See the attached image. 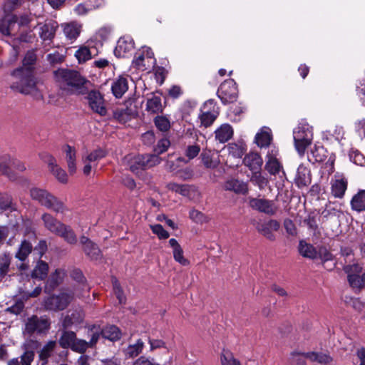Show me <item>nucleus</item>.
Here are the masks:
<instances>
[{
    "label": "nucleus",
    "mask_w": 365,
    "mask_h": 365,
    "mask_svg": "<svg viewBox=\"0 0 365 365\" xmlns=\"http://www.w3.org/2000/svg\"><path fill=\"white\" fill-rule=\"evenodd\" d=\"M65 275L66 272L63 269H56V271L51 274L48 279L47 280L46 289L48 290L49 292L53 290L63 282Z\"/></svg>",
    "instance_id": "32"
},
{
    "label": "nucleus",
    "mask_w": 365,
    "mask_h": 365,
    "mask_svg": "<svg viewBox=\"0 0 365 365\" xmlns=\"http://www.w3.org/2000/svg\"><path fill=\"white\" fill-rule=\"evenodd\" d=\"M102 47V43H99L98 46L93 45V41H88L87 46H81L75 52V57L79 63H83L90 60L93 56L98 53V48Z\"/></svg>",
    "instance_id": "15"
},
{
    "label": "nucleus",
    "mask_w": 365,
    "mask_h": 365,
    "mask_svg": "<svg viewBox=\"0 0 365 365\" xmlns=\"http://www.w3.org/2000/svg\"><path fill=\"white\" fill-rule=\"evenodd\" d=\"M302 355L304 358L308 359L312 362H318L321 364H330L332 361V358L327 354L322 352H306V353H292V356H299Z\"/></svg>",
    "instance_id": "27"
},
{
    "label": "nucleus",
    "mask_w": 365,
    "mask_h": 365,
    "mask_svg": "<svg viewBox=\"0 0 365 365\" xmlns=\"http://www.w3.org/2000/svg\"><path fill=\"white\" fill-rule=\"evenodd\" d=\"M200 151V147L199 145H190L185 149V155L189 160H192L198 155Z\"/></svg>",
    "instance_id": "61"
},
{
    "label": "nucleus",
    "mask_w": 365,
    "mask_h": 365,
    "mask_svg": "<svg viewBox=\"0 0 365 365\" xmlns=\"http://www.w3.org/2000/svg\"><path fill=\"white\" fill-rule=\"evenodd\" d=\"M220 359L222 365H240L230 353L222 354Z\"/></svg>",
    "instance_id": "64"
},
{
    "label": "nucleus",
    "mask_w": 365,
    "mask_h": 365,
    "mask_svg": "<svg viewBox=\"0 0 365 365\" xmlns=\"http://www.w3.org/2000/svg\"><path fill=\"white\" fill-rule=\"evenodd\" d=\"M268 182V180L262 174L261 171L252 172V184L258 186L259 190H263Z\"/></svg>",
    "instance_id": "51"
},
{
    "label": "nucleus",
    "mask_w": 365,
    "mask_h": 365,
    "mask_svg": "<svg viewBox=\"0 0 365 365\" xmlns=\"http://www.w3.org/2000/svg\"><path fill=\"white\" fill-rule=\"evenodd\" d=\"M89 335L91 336V339L88 341V344L90 348H92L96 344L100 336H102L101 330L98 327L93 325L89 328Z\"/></svg>",
    "instance_id": "53"
},
{
    "label": "nucleus",
    "mask_w": 365,
    "mask_h": 365,
    "mask_svg": "<svg viewBox=\"0 0 365 365\" xmlns=\"http://www.w3.org/2000/svg\"><path fill=\"white\" fill-rule=\"evenodd\" d=\"M153 232L158 235L159 239H167L169 237V233L160 224L150 225Z\"/></svg>",
    "instance_id": "62"
},
{
    "label": "nucleus",
    "mask_w": 365,
    "mask_h": 365,
    "mask_svg": "<svg viewBox=\"0 0 365 365\" xmlns=\"http://www.w3.org/2000/svg\"><path fill=\"white\" fill-rule=\"evenodd\" d=\"M144 346V343L141 339H138L135 344L129 345L125 351V355L128 357H135L141 352Z\"/></svg>",
    "instance_id": "48"
},
{
    "label": "nucleus",
    "mask_w": 365,
    "mask_h": 365,
    "mask_svg": "<svg viewBox=\"0 0 365 365\" xmlns=\"http://www.w3.org/2000/svg\"><path fill=\"white\" fill-rule=\"evenodd\" d=\"M252 208L269 216L274 215L278 211L274 201L265 198H252Z\"/></svg>",
    "instance_id": "16"
},
{
    "label": "nucleus",
    "mask_w": 365,
    "mask_h": 365,
    "mask_svg": "<svg viewBox=\"0 0 365 365\" xmlns=\"http://www.w3.org/2000/svg\"><path fill=\"white\" fill-rule=\"evenodd\" d=\"M51 327V321L46 317H38L33 315L28 318L24 329V334L31 336L34 334H46Z\"/></svg>",
    "instance_id": "6"
},
{
    "label": "nucleus",
    "mask_w": 365,
    "mask_h": 365,
    "mask_svg": "<svg viewBox=\"0 0 365 365\" xmlns=\"http://www.w3.org/2000/svg\"><path fill=\"white\" fill-rule=\"evenodd\" d=\"M155 125L158 130L163 132L168 131L170 128V120L165 116H157L155 120Z\"/></svg>",
    "instance_id": "56"
},
{
    "label": "nucleus",
    "mask_w": 365,
    "mask_h": 365,
    "mask_svg": "<svg viewBox=\"0 0 365 365\" xmlns=\"http://www.w3.org/2000/svg\"><path fill=\"white\" fill-rule=\"evenodd\" d=\"M61 28L66 40L73 43L81 34L82 25L76 21H71L61 24Z\"/></svg>",
    "instance_id": "20"
},
{
    "label": "nucleus",
    "mask_w": 365,
    "mask_h": 365,
    "mask_svg": "<svg viewBox=\"0 0 365 365\" xmlns=\"http://www.w3.org/2000/svg\"><path fill=\"white\" fill-rule=\"evenodd\" d=\"M33 247L30 242L24 240L21 242L15 257L21 262H24L31 254Z\"/></svg>",
    "instance_id": "39"
},
{
    "label": "nucleus",
    "mask_w": 365,
    "mask_h": 365,
    "mask_svg": "<svg viewBox=\"0 0 365 365\" xmlns=\"http://www.w3.org/2000/svg\"><path fill=\"white\" fill-rule=\"evenodd\" d=\"M44 227L51 232L57 235L63 227V223L58 221L53 216L48 213H44L41 216Z\"/></svg>",
    "instance_id": "28"
},
{
    "label": "nucleus",
    "mask_w": 365,
    "mask_h": 365,
    "mask_svg": "<svg viewBox=\"0 0 365 365\" xmlns=\"http://www.w3.org/2000/svg\"><path fill=\"white\" fill-rule=\"evenodd\" d=\"M295 148L300 156H304L307 148L313 140L312 127L307 123H301L293 132Z\"/></svg>",
    "instance_id": "5"
},
{
    "label": "nucleus",
    "mask_w": 365,
    "mask_h": 365,
    "mask_svg": "<svg viewBox=\"0 0 365 365\" xmlns=\"http://www.w3.org/2000/svg\"><path fill=\"white\" fill-rule=\"evenodd\" d=\"M217 93L224 104L235 102L238 97L236 83L232 79L225 81L220 86Z\"/></svg>",
    "instance_id": "10"
},
{
    "label": "nucleus",
    "mask_w": 365,
    "mask_h": 365,
    "mask_svg": "<svg viewBox=\"0 0 365 365\" xmlns=\"http://www.w3.org/2000/svg\"><path fill=\"white\" fill-rule=\"evenodd\" d=\"M132 63L138 70L150 71L155 66L156 59L150 48L143 46L135 53Z\"/></svg>",
    "instance_id": "8"
},
{
    "label": "nucleus",
    "mask_w": 365,
    "mask_h": 365,
    "mask_svg": "<svg viewBox=\"0 0 365 365\" xmlns=\"http://www.w3.org/2000/svg\"><path fill=\"white\" fill-rule=\"evenodd\" d=\"M227 150L230 155L235 158H242L247 150V145L242 139L227 145Z\"/></svg>",
    "instance_id": "29"
},
{
    "label": "nucleus",
    "mask_w": 365,
    "mask_h": 365,
    "mask_svg": "<svg viewBox=\"0 0 365 365\" xmlns=\"http://www.w3.org/2000/svg\"><path fill=\"white\" fill-rule=\"evenodd\" d=\"M214 135L216 141L225 143L232 138L234 129L229 123H223L216 128Z\"/></svg>",
    "instance_id": "25"
},
{
    "label": "nucleus",
    "mask_w": 365,
    "mask_h": 365,
    "mask_svg": "<svg viewBox=\"0 0 365 365\" xmlns=\"http://www.w3.org/2000/svg\"><path fill=\"white\" fill-rule=\"evenodd\" d=\"M48 265L43 261L38 262L31 273L32 278L43 279L47 277Z\"/></svg>",
    "instance_id": "43"
},
{
    "label": "nucleus",
    "mask_w": 365,
    "mask_h": 365,
    "mask_svg": "<svg viewBox=\"0 0 365 365\" xmlns=\"http://www.w3.org/2000/svg\"><path fill=\"white\" fill-rule=\"evenodd\" d=\"M350 160L355 164L363 165L365 163L364 156L358 150L351 151L349 153Z\"/></svg>",
    "instance_id": "63"
},
{
    "label": "nucleus",
    "mask_w": 365,
    "mask_h": 365,
    "mask_svg": "<svg viewBox=\"0 0 365 365\" xmlns=\"http://www.w3.org/2000/svg\"><path fill=\"white\" fill-rule=\"evenodd\" d=\"M280 228L279 222L276 220L271 219L267 222L261 224L258 227V231L267 240L270 241H274L276 240L274 232H277Z\"/></svg>",
    "instance_id": "23"
},
{
    "label": "nucleus",
    "mask_w": 365,
    "mask_h": 365,
    "mask_svg": "<svg viewBox=\"0 0 365 365\" xmlns=\"http://www.w3.org/2000/svg\"><path fill=\"white\" fill-rule=\"evenodd\" d=\"M268 160L265 164L266 170L271 174L276 175L282 170V165L279 160L272 156L268 155Z\"/></svg>",
    "instance_id": "45"
},
{
    "label": "nucleus",
    "mask_w": 365,
    "mask_h": 365,
    "mask_svg": "<svg viewBox=\"0 0 365 365\" xmlns=\"http://www.w3.org/2000/svg\"><path fill=\"white\" fill-rule=\"evenodd\" d=\"M101 334L104 339L115 341L120 339L121 332L116 326L110 325L101 329Z\"/></svg>",
    "instance_id": "40"
},
{
    "label": "nucleus",
    "mask_w": 365,
    "mask_h": 365,
    "mask_svg": "<svg viewBox=\"0 0 365 365\" xmlns=\"http://www.w3.org/2000/svg\"><path fill=\"white\" fill-rule=\"evenodd\" d=\"M317 217V215L315 212H311L303 220V223L305 225H307L311 231L314 232H315L318 230Z\"/></svg>",
    "instance_id": "52"
},
{
    "label": "nucleus",
    "mask_w": 365,
    "mask_h": 365,
    "mask_svg": "<svg viewBox=\"0 0 365 365\" xmlns=\"http://www.w3.org/2000/svg\"><path fill=\"white\" fill-rule=\"evenodd\" d=\"M96 4H91L92 1L89 0V6H86L84 4H78L73 9L75 14L76 15L81 16V15H85L87 14V12L91 9H97L100 6H101L104 1L103 0H96Z\"/></svg>",
    "instance_id": "46"
},
{
    "label": "nucleus",
    "mask_w": 365,
    "mask_h": 365,
    "mask_svg": "<svg viewBox=\"0 0 365 365\" xmlns=\"http://www.w3.org/2000/svg\"><path fill=\"white\" fill-rule=\"evenodd\" d=\"M39 37L43 41H52L55 37L58 24L56 21L50 20L44 24H39Z\"/></svg>",
    "instance_id": "22"
},
{
    "label": "nucleus",
    "mask_w": 365,
    "mask_h": 365,
    "mask_svg": "<svg viewBox=\"0 0 365 365\" xmlns=\"http://www.w3.org/2000/svg\"><path fill=\"white\" fill-rule=\"evenodd\" d=\"M220 114L219 108L214 100L210 99L202 106L198 115L200 127L208 128L211 126Z\"/></svg>",
    "instance_id": "9"
},
{
    "label": "nucleus",
    "mask_w": 365,
    "mask_h": 365,
    "mask_svg": "<svg viewBox=\"0 0 365 365\" xmlns=\"http://www.w3.org/2000/svg\"><path fill=\"white\" fill-rule=\"evenodd\" d=\"M43 160L46 163H47L50 172L60 182H67L68 175L66 171L58 165L56 160L52 155L46 154Z\"/></svg>",
    "instance_id": "18"
},
{
    "label": "nucleus",
    "mask_w": 365,
    "mask_h": 365,
    "mask_svg": "<svg viewBox=\"0 0 365 365\" xmlns=\"http://www.w3.org/2000/svg\"><path fill=\"white\" fill-rule=\"evenodd\" d=\"M80 244L83 246V250L86 256L92 260L100 259L102 257L101 251L98 245L88 237L83 235L80 237Z\"/></svg>",
    "instance_id": "19"
},
{
    "label": "nucleus",
    "mask_w": 365,
    "mask_h": 365,
    "mask_svg": "<svg viewBox=\"0 0 365 365\" xmlns=\"http://www.w3.org/2000/svg\"><path fill=\"white\" fill-rule=\"evenodd\" d=\"M202 163L206 168L214 169L217 168L220 161L213 157L211 150H203L201 153Z\"/></svg>",
    "instance_id": "42"
},
{
    "label": "nucleus",
    "mask_w": 365,
    "mask_h": 365,
    "mask_svg": "<svg viewBox=\"0 0 365 365\" xmlns=\"http://www.w3.org/2000/svg\"><path fill=\"white\" fill-rule=\"evenodd\" d=\"M272 136L268 127H263L255 138V143L260 148H267L270 145Z\"/></svg>",
    "instance_id": "30"
},
{
    "label": "nucleus",
    "mask_w": 365,
    "mask_h": 365,
    "mask_svg": "<svg viewBox=\"0 0 365 365\" xmlns=\"http://www.w3.org/2000/svg\"><path fill=\"white\" fill-rule=\"evenodd\" d=\"M170 140L167 138H163L160 140L155 146L154 151L159 157V155L165 152L168 148L170 147Z\"/></svg>",
    "instance_id": "60"
},
{
    "label": "nucleus",
    "mask_w": 365,
    "mask_h": 365,
    "mask_svg": "<svg viewBox=\"0 0 365 365\" xmlns=\"http://www.w3.org/2000/svg\"><path fill=\"white\" fill-rule=\"evenodd\" d=\"M12 256L8 252L0 253V281L10 272Z\"/></svg>",
    "instance_id": "35"
},
{
    "label": "nucleus",
    "mask_w": 365,
    "mask_h": 365,
    "mask_svg": "<svg viewBox=\"0 0 365 365\" xmlns=\"http://www.w3.org/2000/svg\"><path fill=\"white\" fill-rule=\"evenodd\" d=\"M14 210H16L15 205L13 204L11 196L6 193H0V211Z\"/></svg>",
    "instance_id": "49"
},
{
    "label": "nucleus",
    "mask_w": 365,
    "mask_h": 365,
    "mask_svg": "<svg viewBox=\"0 0 365 365\" xmlns=\"http://www.w3.org/2000/svg\"><path fill=\"white\" fill-rule=\"evenodd\" d=\"M317 258L322 262L333 260L334 256L325 247H320L317 250Z\"/></svg>",
    "instance_id": "59"
},
{
    "label": "nucleus",
    "mask_w": 365,
    "mask_h": 365,
    "mask_svg": "<svg viewBox=\"0 0 365 365\" xmlns=\"http://www.w3.org/2000/svg\"><path fill=\"white\" fill-rule=\"evenodd\" d=\"M112 284L114 294H115L117 299L120 304L125 303V297L124 295L123 291L120 285L118 280L115 277L112 278Z\"/></svg>",
    "instance_id": "55"
},
{
    "label": "nucleus",
    "mask_w": 365,
    "mask_h": 365,
    "mask_svg": "<svg viewBox=\"0 0 365 365\" xmlns=\"http://www.w3.org/2000/svg\"><path fill=\"white\" fill-rule=\"evenodd\" d=\"M343 270L347 274V280L350 287L353 289H357L360 286L359 274L362 272L363 267L357 262L353 261L352 263L346 264L343 267Z\"/></svg>",
    "instance_id": "14"
},
{
    "label": "nucleus",
    "mask_w": 365,
    "mask_h": 365,
    "mask_svg": "<svg viewBox=\"0 0 365 365\" xmlns=\"http://www.w3.org/2000/svg\"><path fill=\"white\" fill-rule=\"evenodd\" d=\"M168 188L171 191L188 197L192 201H198L201 197L200 192L197 187L194 185H180L175 182H170L168 185Z\"/></svg>",
    "instance_id": "12"
},
{
    "label": "nucleus",
    "mask_w": 365,
    "mask_h": 365,
    "mask_svg": "<svg viewBox=\"0 0 365 365\" xmlns=\"http://www.w3.org/2000/svg\"><path fill=\"white\" fill-rule=\"evenodd\" d=\"M76 335L73 331H64L58 342L63 348H72Z\"/></svg>",
    "instance_id": "47"
},
{
    "label": "nucleus",
    "mask_w": 365,
    "mask_h": 365,
    "mask_svg": "<svg viewBox=\"0 0 365 365\" xmlns=\"http://www.w3.org/2000/svg\"><path fill=\"white\" fill-rule=\"evenodd\" d=\"M222 188L237 195H246L249 192L248 183L235 178L227 179L222 185Z\"/></svg>",
    "instance_id": "17"
},
{
    "label": "nucleus",
    "mask_w": 365,
    "mask_h": 365,
    "mask_svg": "<svg viewBox=\"0 0 365 365\" xmlns=\"http://www.w3.org/2000/svg\"><path fill=\"white\" fill-rule=\"evenodd\" d=\"M74 295L80 297L81 294L77 288L61 291L58 294L48 297L44 301L46 309L51 311L63 310L73 299Z\"/></svg>",
    "instance_id": "4"
},
{
    "label": "nucleus",
    "mask_w": 365,
    "mask_h": 365,
    "mask_svg": "<svg viewBox=\"0 0 365 365\" xmlns=\"http://www.w3.org/2000/svg\"><path fill=\"white\" fill-rule=\"evenodd\" d=\"M299 254L305 258L314 259L317 258V250L310 243H307L304 240H300L298 246Z\"/></svg>",
    "instance_id": "33"
},
{
    "label": "nucleus",
    "mask_w": 365,
    "mask_h": 365,
    "mask_svg": "<svg viewBox=\"0 0 365 365\" xmlns=\"http://www.w3.org/2000/svg\"><path fill=\"white\" fill-rule=\"evenodd\" d=\"M312 181L310 170L300 165L297 170V175L294 178V182L299 188L308 187Z\"/></svg>",
    "instance_id": "26"
},
{
    "label": "nucleus",
    "mask_w": 365,
    "mask_h": 365,
    "mask_svg": "<svg viewBox=\"0 0 365 365\" xmlns=\"http://www.w3.org/2000/svg\"><path fill=\"white\" fill-rule=\"evenodd\" d=\"M147 110L151 113H155L162 110V103L160 98L153 96L148 99L146 103Z\"/></svg>",
    "instance_id": "50"
},
{
    "label": "nucleus",
    "mask_w": 365,
    "mask_h": 365,
    "mask_svg": "<svg viewBox=\"0 0 365 365\" xmlns=\"http://www.w3.org/2000/svg\"><path fill=\"white\" fill-rule=\"evenodd\" d=\"M134 48V41L130 36L120 38L114 50L115 55L118 57H125Z\"/></svg>",
    "instance_id": "24"
},
{
    "label": "nucleus",
    "mask_w": 365,
    "mask_h": 365,
    "mask_svg": "<svg viewBox=\"0 0 365 365\" xmlns=\"http://www.w3.org/2000/svg\"><path fill=\"white\" fill-rule=\"evenodd\" d=\"M348 180L342 175H335L331 181V191L334 197L342 198L347 189Z\"/></svg>",
    "instance_id": "21"
},
{
    "label": "nucleus",
    "mask_w": 365,
    "mask_h": 365,
    "mask_svg": "<svg viewBox=\"0 0 365 365\" xmlns=\"http://www.w3.org/2000/svg\"><path fill=\"white\" fill-rule=\"evenodd\" d=\"M161 158L157 155H139L129 159L130 170L135 174L160 164Z\"/></svg>",
    "instance_id": "7"
},
{
    "label": "nucleus",
    "mask_w": 365,
    "mask_h": 365,
    "mask_svg": "<svg viewBox=\"0 0 365 365\" xmlns=\"http://www.w3.org/2000/svg\"><path fill=\"white\" fill-rule=\"evenodd\" d=\"M65 152L68 172L71 175H73L77 170L76 150L74 148L67 145L65 148Z\"/></svg>",
    "instance_id": "34"
},
{
    "label": "nucleus",
    "mask_w": 365,
    "mask_h": 365,
    "mask_svg": "<svg viewBox=\"0 0 365 365\" xmlns=\"http://www.w3.org/2000/svg\"><path fill=\"white\" fill-rule=\"evenodd\" d=\"M30 196L41 205L57 213H63L68 209L65 204L48 190L39 187L30 190Z\"/></svg>",
    "instance_id": "3"
},
{
    "label": "nucleus",
    "mask_w": 365,
    "mask_h": 365,
    "mask_svg": "<svg viewBox=\"0 0 365 365\" xmlns=\"http://www.w3.org/2000/svg\"><path fill=\"white\" fill-rule=\"evenodd\" d=\"M88 348H90V346L88 344V341L83 339H78L76 337L71 349L78 353H83Z\"/></svg>",
    "instance_id": "57"
},
{
    "label": "nucleus",
    "mask_w": 365,
    "mask_h": 365,
    "mask_svg": "<svg viewBox=\"0 0 365 365\" xmlns=\"http://www.w3.org/2000/svg\"><path fill=\"white\" fill-rule=\"evenodd\" d=\"M106 155V152L101 149L97 148L90 152L87 151L82 155L81 160L84 164L83 173L86 175H88L93 166L96 165L98 160L103 158Z\"/></svg>",
    "instance_id": "11"
},
{
    "label": "nucleus",
    "mask_w": 365,
    "mask_h": 365,
    "mask_svg": "<svg viewBox=\"0 0 365 365\" xmlns=\"http://www.w3.org/2000/svg\"><path fill=\"white\" fill-rule=\"evenodd\" d=\"M56 81L62 90L71 93H83L86 80L74 70L59 68L54 71Z\"/></svg>",
    "instance_id": "2"
},
{
    "label": "nucleus",
    "mask_w": 365,
    "mask_h": 365,
    "mask_svg": "<svg viewBox=\"0 0 365 365\" xmlns=\"http://www.w3.org/2000/svg\"><path fill=\"white\" fill-rule=\"evenodd\" d=\"M14 81L11 88L18 92L31 95L36 99L42 98V94L38 87V83L30 68H19L11 73Z\"/></svg>",
    "instance_id": "1"
},
{
    "label": "nucleus",
    "mask_w": 365,
    "mask_h": 365,
    "mask_svg": "<svg viewBox=\"0 0 365 365\" xmlns=\"http://www.w3.org/2000/svg\"><path fill=\"white\" fill-rule=\"evenodd\" d=\"M351 206L357 212L365 211V190H359L351 200Z\"/></svg>",
    "instance_id": "37"
},
{
    "label": "nucleus",
    "mask_w": 365,
    "mask_h": 365,
    "mask_svg": "<svg viewBox=\"0 0 365 365\" xmlns=\"http://www.w3.org/2000/svg\"><path fill=\"white\" fill-rule=\"evenodd\" d=\"M190 218L196 223H204L207 222L206 216L200 211L192 209L189 213Z\"/></svg>",
    "instance_id": "58"
},
{
    "label": "nucleus",
    "mask_w": 365,
    "mask_h": 365,
    "mask_svg": "<svg viewBox=\"0 0 365 365\" xmlns=\"http://www.w3.org/2000/svg\"><path fill=\"white\" fill-rule=\"evenodd\" d=\"M61 237L63 240L71 245H75L77 242V237L73 230L69 227L63 224L59 232L56 235Z\"/></svg>",
    "instance_id": "41"
},
{
    "label": "nucleus",
    "mask_w": 365,
    "mask_h": 365,
    "mask_svg": "<svg viewBox=\"0 0 365 365\" xmlns=\"http://www.w3.org/2000/svg\"><path fill=\"white\" fill-rule=\"evenodd\" d=\"M128 81L125 78L120 77L112 83L111 89L113 95L119 98L128 91Z\"/></svg>",
    "instance_id": "36"
},
{
    "label": "nucleus",
    "mask_w": 365,
    "mask_h": 365,
    "mask_svg": "<svg viewBox=\"0 0 365 365\" xmlns=\"http://www.w3.org/2000/svg\"><path fill=\"white\" fill-rule=\"evenodd\" d=\"M311 153L316 162H324L327 159V150L323 146L315 145Z\"/></svg>",
    "instance_id": "54"
},
{
    "label": "nucleus",
    "mask_w": 365,
    "mask_h": 365,
    "mask_svg": "<svg viewBox=\"0 0 365 365\" xmlns=\"http://www.w3.org/2000/svg\"><path fill=\"white\" fill-rule=\"evenodd\" d=\"M86 99L88 101L89 108L93 112L101 116H105L107 114V109L105 106L103 96L99 91H90L86 96Z\"/></svg>",
    "instance_id": "13"
},
{
    "label": "nucleus",
    "mask_w": 365,
    "mask_h": 365,
    "mask_svg": "<svg viewBox=\"0 0 365 365\" xmlns=\"http://www.w3.org/2000/svg\"><path fill=\"white\" fill-rule=\"evenodd\" d=\"M18 18L16 15L6 14L0 19V33L3 36H11V28L17 22Z\"/></svg>",
    "instance_id": "31"
},
{
    "label": "nucleus",
    "mask_w": 365,
    "mask_h": 365,
    "mask_svg": "<svg viewBox=\"0 0 365 365\" xmlns=\"http://www.w3.org/2000/svg\"><path fill=\"white\" fill-rule=\"evenodd\" d=\"M22 348L24 349V353L20 356L21 365H31L34 359V350L30 349V345L29 343L24 344Z\"/></svg>",
    "instance_id": "44"
},
{
    "label": "nucleus",
    "mask_w": 365,
    "mask_h": 365,
    "mask_svg": "<svg viewBox=\"0 0 365 365\" xmlns=\"http://www.w3.org/2000/svg\"><path fill=\"white\" fill-rule=\"evenodd\" d=\"M56 346L55 341H48L41 349L39 352V359L41 361V365H46L48 359L53 354Z\"/></svg>",
    "instance_id": "38"
}]
</instances>
